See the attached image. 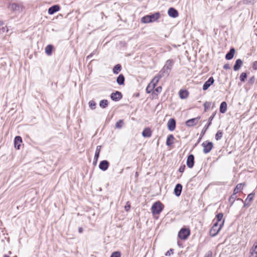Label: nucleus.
Here are the masks:
<instances>
[{"mask_svg": "<svg viewBox=\"0 0 257 257\" xmlns=\"http://www.w3.org/2000/svg\"><path fill=\"white\" fill-rule=\"evenodd\" d=\"M123 124V120L122 119H119L116 122L115 124V128H120L122 127Z\"/></svg>", "mask_w": 257, "mask_h": 257, "instance_id": "41", "label": "nucleus"}, {"mask_svg": "<svg viewBox=\"0 0 257 257\" xmlns=\"http://www.w3.org/2000/svg\"><path fill=\"white\" fill-rule=\"evenodd\" d=\"M178 246H180L179 242H178Z\"/></svg>", "mask_w": 257, "mask_h": 257, "instance_id": "62", "label": "nucleus"}, {"mask_svg": "<svg viewBox=\"0 0 257 257\" xmlns=\"http://www.w3.org/2000/svg\"><path fill=\"white\" fill-rule=\"evenodd\" d=\"M201 146L203 147V152L205 154L210 153L213 148V143L208 140L203 142Z\"/></svg>", "mask_w": 257, "mask_h": 257, "instance_id": "7", "label": "nucleus"}, {"mask_svg": "<svg viewBox=\"0 0 257 257\" xmlns=\"http://www.w3.org/2000/svg\"><path fill=\"white\" fill-rule=\"evenodd\" d=\"M247 77V74L246 72H242L239 76V79L241 82H244Z\"/></svg>", "mask_w": 257, "mask_h": 257, "instance_id": "39", "label": "nucleus"}, {"mask_svg": "<svg viewBox=\"0 0 257 257\" xmlns=\"http://www.w3.org/2000/svg\"><path fill=\"white\" fill-rule=\"evenodd\" d=\"M201 117L198 116L196 117L192 118L187 120L185 121V125L188 127H192L196 125Z\"/></svg>", "mask_w": 257, "mask_h": 257, "instance_id": "10", "label": "nucleus"}, {"mask_svg": "<svg viewBox=\"0 0 257 257\" xmlns=\"http://www.w3.org/2000/svg\"><path fill=\"white\" fill-rule=\"evenodd\" d=\"M254 81L255 77L254 76H252L249 78V79L248 80L247 83L250 85H252L254 83Z\"/></svg>", "mask_w": 257, "mask_h": 257, "instance_id": "45", "label": "nucleus"}, {"mask_svg": "<svg viewBox=\"0 0 257 257\" xmlns=\"http://www.w3.org/2000/svg\"><path fill=\"white\" fill-rule=\"evenodd\" d=\"M22 138L21 136H17L15 137L14 139V147L17 149L19 150L22 143Z\"/></svg>", "mask_w": 257, "mask_h": 257, "instance_id": "17", "label": "nucleus"}, {"mask_svg": "<svg viewBox=\"0 0 257 257\" xmlns=\"http://www.w3.org/2000/svg\"><path fill=\"white\" fill-rule=\"evenodd\" d=\"M98 158H99V157L96 158V157H95V156L94 157V159H93V165L94 166L96 165L97 162H98Z\"/></svg>", "mask_w": 257, "mask_h": 257, "instance_id": "52", "label": "nucleus"}, {"mask_svg": "<svg viewBox=\"0 0 257 257\" xmlns=\"http://www.w3.org/2000/svg\"><path fill=\"white\" fill-rule=\"evenodd\" d=\"M245 186V183L237 184L233 189V193L236 194L243 189V187Z\"/></svg>", "mask_w": 257, "mask_h": 257, "instance_id": "29", "label": "nucleus"}, {"mask_svg": "<svg viewBox=\"0 0 257 257\" xmlns=\"http://www.w3.org/2000/svg\"><path fill=\"white\" fill-rule=\"evenodd\" d=\"M136 175H138V173L137 172L136 173Z\"/></svg>", "mask_w": 257, "mask_h": 257, "instance_id": "63", "label": "nucleus"}, {"mask_svg": "<svg viewBox=\"0 0 257 257\" xmlns=\"http://www.w3.org/2000/svg\"><path fill=\"white\" fill-rule=\"evenodd\" d=\"M254 195H255L254 192H252L249 193V194H248L246 198L245 199L244 201H243L241 198H237V200L241 201L243 203V207H248L250 206V203L253 200Z\"/></svg>", "mask_w": 257, "mask_h": 257, "instance_id": "8", "label": "nucleus"}, {"mask_svg": "<svg viewBox=\"0 0 257 257\" xmlns=\"http://www.w3.org/2000/svg\"><path fill=\"white\" fill-rule=\"evenodd\" d=\"M116 81L119 85H123L125 82L124 76L122 74H119L116 78Z\"/></svg>", "mask_w": 257, "mask_h": 257, "instance_id": "26", "label": "nucleus"}, {"mask_svg": "<svg viewBox=\"0 0 257 257\" xmlns=\"http://www.w3.org/2000/svg\"><path fill=\"white\" fill-rule=\"evenodd\" d=\"M89 107L92 110H94L96 108V103L93 100H91L88 102Z\"/></svg>", "mask_w": 257, "mask_h": 257, "instance_id": "38", "label": "nucleus"}, {"mask_svg": "<svg viewBox=\"0 0 257 257\" xmlns=\"http://www.w3.org/2000/svg\"><path fill=\"white\" fill-rule=\"evenodd\" d=\"M194 156L193 154H189L187 156L186 164L189 168H192L194 165Z\"/></svg>", "mask_w": 257, "mask_h": 257, "instance_id": "14", "label": "nucleus"}, {"mask_svg": "<svg viewBox=\"0 0 257 257\" xmlns=\"http://www.w3.org/2000/svg\"><path fill=\"white\" fill-rule=\"evenodd\" d=\"M179 97L182 99H186L189 95V92L186 89H182L179 92Z\"/></svg>", "mask_w": 257, "mask_h": 257, "instance_id": "25", "label": "nucleus"}, {"mask_svg": "<svg viewBox=\"0 0 257 257\" xmlns=\"http://www.w3.org/2000/svg\"><path fill=\"white\" fill-rule=\"evenodd\" d=\"M97 52V50H94L92 52H91V54H92V55L93 56L94 55H95L96 54Z\"/></svg>", "mask_w": 257, "mask_h": 257, "instance_id": "55", "label": "nucleus"}, {"mask_svg": "<svg viewBox=\"0 0 257 257\" xmlns=\"http://www.w3.org/2000/svg\"><path fill=\"white\" fill-rule=\"evenodd\" d=\"M78 232L79 233H82L83 232V229L82 227H79L78 228Z\"/></svg>", "mask_w": 257, "mask_h": 257, "instance_id": "54", "label": "nucleus"}, {"mask_svg": "<svg viewBox=\"0 0 257 257\" xmlns=\"http://www.w3.org/2000/svg\"><path fill=\"white\" fill-rule=\"evenodd\" d=\"M9 253H10V254H11V251H9Z\"/></svg>", "mask_w": 257, "mask_h": 257, "instance_id": "64", "label": "nucleus"}, {"mask_svg": "<svg viewBox=\"0 0 257 257\" xmlns=\"http://www.w3.org/2000/svg\"><path fill=\"white\" fill-rule=\"evenodd\" d=\"M168 15L172 18H176L178 17V11L174 8L171 7L168 10Z\"/></svg>", "mask_w": 257, "mask_h": 257, "instance_id": "15", "label": "nucleus"}, {"mask_svg": "<svg viewBox=\"0 0 257 257\" xmlns=\"http://www.w3.org/2000/svg\"><path fill=\"white\" fill-rule=\"evenodd\" d=\"M214 82V78L212 76L210 77L207 81H206L202 86V89L204 91L207 90L211 85Z\"/></svg>", "mask_w": 257, "mask_h": 257, "instance_id": "13", "label": "nucleus"}, {"mask_svg": "<svg viewBox=\"0 0 257 257\" xmlns=\"http://www.w3.org/2000/svg\"><path fill=\"white\" fill-rule=\"evenodd\" d=\"M243 65V61L240 59H237L235 60L233 68L234 71L239 70Z\"/></svg>", "mask_w": 257, "mask_h": 257, "instance_id": "21", "label": "nucleus"}, {"mask_svg": "<svg viewBox=\"0 0 257 257\" xmlns=\"http://www.w3.org/2000/svg\"><path fill=\"white\" fill-rule=\"evenodd\" d=\"M250 253L257 254V242H255L250 250Z\"/></svg>", "mask_w": 257, "mask_h": 257, "instance_id": "37", "label": "nucleus"}, {"mask_svg": "<svg viewBox=\"0 0 257 257\" xmlns=\"http://www.w3.org/2000/svg\"><path fill=\"white\" fill-rule=\"evenodd\" d=\"M108 100L104 99L99 101V105L100 108L104 109L108 107Z\"/></svg>", "mask_w": 257, "mask_h": 257, "instance_id": "31", "label": "nucleus"}, {"mask_svg": "<svg viewBox=\"0 0 257 257\" xmlns=\"http://www.w3.org/2000/svg\"><path fill=\"white\" fill-rule=\"evenodd\" d=\"M155 88H153V86L151 85V84H149L146 87V91L147 93H154V90Z\"/></svg>", "mask_w": 257, "mask_h": 257, "instance_id": "36", "label": "nucleus"}, {"mask_svg": "<svg viewBox=\"0 0 257 257\" xmlns=\"http://www.w3.org/2000/svg\"><path fill=\"white\" fill-rule=\"evenodd\" d=\"M101 145H99L96 147L94 156L96 157H99L100 156V152L101 151V149L102 148Z\"/></svg>", "mask_w": 257, "mask_h": 257, "instance_id": "40", "label": "nucleus"}, {"mask_svg": "<svg viewBox=\"0 0 257 257\" xmlns=\"http://www.w3.org/2000/svg\"><path fill=\"white\" fill-rule=\"evenodd\" d=\"M223 217V213L222 212H220L217 213L215 216V218L216 219V221L215 223H217V224H219V223L222 221Z\"/></svg>", "mask_w": 257, "mask_h": 257, "instance_id": "33", "label": "nucleus"}, {"mask_svg": "<svg viewBox=\"0 0 257 257\" xmlns=\"http://www.w3.org/2000/svg\"><path fill=\"white\" fill-rule=\"evenodd\" d=\"M252 67L253 70H257V61H255L253 62Z\"/></svg>", "mask_w": 257, "mask_h": 257, "instance_id": "50", "label": "nucleus"}, {"mask_svg": "<svg viewBox=\"0 0 257 257\" xmlns=\"http://www.w3.org/2000/svg\"><path fill=\"white\" fill-rule=\"evenodd\" d=\"M236 194L233 192V193L231 195L228 199V202H229L230 206L233 205L235 199H236Z\"/></svg>", "mask_w": 257, "mask_h": 257, "instance_id": "34", "label": "nucleus"}, {"mask_svg": "<svg viewBox=\"0 0 257 257\" xmlns=\"http://www.w3.org/2000/svg\"><path fill=\"white\" fill-rule=\"evenodd\" d=\"M54 49V46L52 44H49V45H47L45 48V53L48 56H51Z\"/></svg>", "mask_w": 257, "mask_h": 257, "instance_id": "24", "label": "nucleus"}, {"mask_svg": "<svg viewBox=\"0 0 257 257\" xmlns=\"http://www.w3.org/2000/svg\"><path fill=\"white\" fill-rule=\"evenodd\" d=\"M161 17L160 13L159 12L154 13H150L148 15L143 16L141 21L143 24H148L157 21Z\"/></svg>", "mask_w": 257, "mask_h": 257, "instance_id": "1", "label": "nucleus"}, {"mask_svg": "<svg viewBox=\"0 0 257 257\" xmlns=\"http://www.w3.org/2000/svg\"><path fill=\"white\" fill-rule=\"evenodd\" d=\"M212 254L211 253L210 254H208L207 255H205L204 257H211Z\"/></svg>", "mask_w": 257, "mask_h": 257, "instance_id": "58", "label": "nucleus"}, {"mask_svg": "<svg viewBox=\"0 0 257 257\" xmlns=\"http://www.w3.org/2000/svg\"><path fill=\"white\" fill-rule=\"evenodd\" d=\"M7 8L12 13L19 14L23 11L24 9V6L21 3H9L8 4Z\"/></svg>", "mask_w": 257, "mask_h": 257, "instance_id": "3", "label": "nucleus"}, {"mask_svg": "<svg viewBox=\"0 0 257 257\" xmlns=\"http://www.w3.org/2000/svg\"><path fill=\"white\" fill-rule=\"evenodd\" d=\"M174 63L175 61L174 60L168 59L166 61L165 64L163 67H164L169 72H170L174 64Z\"/></svg>", "mask_w": 257, "mask_h": 257, "instance_id": "18", "label": "nucleus"}, {"mask_svg": "<svg viewBox=\"0 0 257 257\" xmlns=\"http://www.w3.org/2000/svg\"><path fill=\"white\" fill-rule=\"evenodd\" d=\"M3 257H10V256L9 255L5 254L4 255Z\"/></svg>", "mask_w": 257, "mask_h": 257, "instance_id": "59", "label": "nucleus"}, {"mask_svg": "<svg viewBox=\"0 0 257 257\" xmlns=\"http://www.w3.org/2000/svg\"><path fill=\"white\" fill-rule=\"evenodd\" d=\"M60 10V7L58 5H54L50 7L48 9V13L49 15H52L55 13L59 11Z\"/></svg>", "mask_w": 257, "mask_h": 257, "instance_id": "20", "label": "nucleus"}, {"mask_svg": "<svg viewBox=\"0 0 257 257\" xmlns=\"http://www.w3.org/2000/svg\"><path fill=\"white\" fill-rule=\"evenodd\" d=\"M190 235V230L189 228L182 227L179 231L178 237L182 240H186Z\"/></svg>", "mask_w": 257, "mask_h": 257, "instance_id": "6", "label": "nucleus"}, {"mask_svg": "<svg viewBox=\"0 0 257 257\" xmlns=\"http://www.w3.org/2000/svg\"><path fill=\"white\" fill-rule=\"evenodd\" d=\"M161 79L156 75L151 80L149 84H151V85L153 86V88H155L157 86L158 83Z\"/></svg>", "mask_w": 257, "mask_h": 257, "instance_id": "32", "label": "nucleus"}, {"mask_svg": "<svg viewBox=\"0 0 257 257\" xmlns=\"http://www.w3.org/2000/svg\"><path fill=\"white\" fill-rule=\"evenodd\" d=\"M162 90V87L161 86H159L155 88V90H154V92H156L157 93H159L161 92Z\"/></svg>", "mask_w": 257, "mask_h": 257, "instance_id": "49", "label": "nucleus"}, {"mask_svg": "<svg viewBox=\"0 0 257 257\" xmlns=\"http://www.w3.org/2000/svg\"><path fill=\"white\" fill-rule=\"evenodd\" d=\"M4 24V22L3 21H0V26H2Z\"/></svg>", "mask_w": 257, "mask_h": 257, "instance_id": "57", "label": "nucleus"}, {"mask_svg": "<svg viewBox=\"0 0 257 257\" xmlns=\"http://www.w3.org/2000/svg\"><path fill=\"white\" fill-rule=\"evenodd\" d=\"M227 108V104L226 102L223 101L220 104L219 112L221 113H224L226 111Z\"/></svg>", "mask_w": 257, "mask_h": 257, "instance_id": "28", "label": "nucleus"}, {"mask_svg": "<svg viewBox=\"0 0 257 257\" xmlns=\"http://www.w3.org/2000/svg\"><path fill=\"white\" fill-rule=\"evenodd\" d=\"M109 162L106 160H104L100 162L98 165V167L99 169L101 171H105L108 169V168L109 167Z\"/></svg>", "mask_w": 257, "mask_h": 257, "instance_id": "12", "label": "nucleus"}, {"mask_svg": "<svg viewBox=\"0 0 257 257\" xmlns=\"http://www.w3.org/2000/svg\"><path fill=\"white\" fill-rule=\"evenodd\" d=\"M223 69H225V70H228V69H230V66L229 64H228V63H226V64H225L223 65Z\"/></svg>", "mask_w": 257, "mask_h": 257, "instance_id": "51", "label": "nucleus"}, {"mask_svg": "<svg viewBox=\"0 0 257 257\" xmlns=\"http://www.w3.org/2000/svg\"><path fill=\"white\" fill-rule=\"evenodd\" d=\"M122 67L121 64H117L114 66L112 69V72L114 74H118L121 70Z\"/></svg>", "mask_w": 257, "mask_h": 257, "instance_id": "30", "label": "nucleus"}, {"mask_svg": "<svg viewBox=\"0 0 257 257\" xmlns=\"http://www.w3.org/2000/svg\"><path fill=\"white\" fill-rule=\"evenodd\" d=\"M137 96H139V93H138V94H137Z\"/></svg>", "mask_w": 257, "mask_h": 257, "instance_id": "61", "label": "nucleus"}, {"mask_svg": "<svg viewBox=\"0 0 257 257\" xmlns=\"http://www.w3.org/2000/svg\"><path fill=\"white\" fill-rule=\"evenodd\" d=\"M256 0H243V4L245 5H253Z\"/></svg>", "mask_w": 257, "mask_h": 257, "instance_id": "44", "label": "nucleus"}, {"mask_svg": "<svg viewBox=\"0 0 257 257\" xmlns=\"http://www.w3.org/2000/svg\"><path fill=\"white\" fill-rule=\"evenodd\" d=\"M211 104V102H208V101H206L203 103L204 111H207V110L209 109V108L210 107Z\"/></svg>", "mask_w": 257, "mask_h": 257, "instance_id": "42", "label": "nucleus"}, {"mask_svg": "<svg viewBox=\"0 0 257 257\" xmlns=\"http://www.w3.org/2000/svg\"><path fill=\"white\" fill-rule=\"evenodd\" d=\"M174 140H175V138L172 134H170V135H168L167 138V140H166V145L168 147L171 146L174 143Z\"/></svg>", "mask_w": 257, "mask_h": 257, "instance_id": "27", "label": "nucleus"}, {"mask_svg": "<svg viewBox=\"0 0 257 257\" xmlns=\"http://www.w3.org/2000/svg\"><path fill=\"white\" fill-rule=\"evenodd\" d=\"M235 53V50L234 48L231 47L225 56V59L227 60H231L233 58Z\"/></svg>", "mask_w": 257, "mask_h": 257, "instance_id": "16", "label": "nucleus"}, {"mask_svg": "<svg viewBox=\"0 0 257 257\" xmlns=\"http://www.w3.org/2000/svg\"><path fill=\"white\" fill-rule=\"evenodd\" d=\"M224 222L225 220H223L219 224H217V223H214L210 230V235L212 237H214L217 235L223 226Z\"/></svg>", "mask_w": 257, "mask_h": 257, "instance_id": "5", "label": "nucleus"}, {"mask_svg": "<svg viewBox=\"0 0 257 257\" xmlns=\"http://www.w3.org/2000/svg\"><path fill=\"white\" fill-rule=\"evenodd\" d=\"M223 136V132L221 130L217 131V133L215 135V139L216 141L220 140Z\"/></svg>", "mask_w": 257, "mask_h": 257, "instance_id": "35", "label": "nucleus"}, {"mask_svg": "<svg viewBox=\"0 0 257 257\" xmlns=\"http://www.w3.org/2000/svg\"><path fill=\"white\" fill-rule=\"evenodd\" d=\"M168 130L170 132H173L176 128V121L174 118H171L167 122Z\"/></svg>", "mask_w": 257, "mask_h": 257, "instance_id": "11", "label": "nucleus"}, {"mask_svg": "<svg viewBox=\"0 0 257 257\" xmlns=\"http://www.w3.org/2000/svg\"><path fill=\"white\" fill-rule=\"evenodd\" d=\"M2 30H3V32H4V31H5V27H3V28H2Z\"/></svg>", "mask_w": 257, "mask_h": 257, "instance_id": "60", "label": "nucleus"}, {"mask_svg": "<svg viewBox=\"0 0 257 257\" xmlns=\"http://www.w3.org/2000/svg\"><path fill=\"white\" fill-rule=\"evenodd\" d=\"M131 208V204L130 203L127 201L126 203V205L124 206V210L127 212L130 210Z\"/></svg>", "mask_w": 257, "mask_h": 257, "instance_id": "47", "label": "nucleus"}, {"mask_svg": "<svg viewBox=\"0 0 257 257\" xmlns=\"http://www.w3.org/2000/svg\"><path fill=\"white\" fill-rule=\"evenodd\" d=\"M170 72H169L164 67L161 69L159 72L157 74V75L161 79L165 76L168 77L170 75Z\"/></svg>", "mask_w": 257, "mask_h": 257, "instance_id": "23", "label": "nucleus"}, {"mask_svg": "<svg viewBox=\"0 0 257 257\" xmlns=\"http://www.w3.org/2000/svg\"><path fill=\"white\" fill-rule=\"evenodd\" d=\"M97 52V50H94L92 52H91V54H92V55L93 56L94 55H95L96 54Z\"/></svg>", "mask_w": 257, "mask_h": 257, "instance_id": "56", "label": "nucleus"}, {"mask_svg": "<svg viewBox=\"0 0 257 257\" xmlns=\"http://www.w3.org/2000/svg\"><path fill=\"white\" fill-rule=\"evenodd\" d=\"M152 135V132L151 129L149 127L145 128L142 133V136L145 138H150Z\"/></svg>", "mask_w": 257, "mask_h": 257, "instance_id": "22", "label": "nucleus"}, {"mask_svg": "<svg viewBox=\"0 0 257 257\" xmlns=\"http://www.w3.org/2000/svg\"><path fill=\"white\" fill-rule=\"evenodd\" d=\"M216 111L214 112L209 117L207 122L204 125V126L203 127V128H202V130L201 132L200 137H199V139H198L197 143L195 144V147L197 145V144L200 142L202 138L204 136V135L205 134L206 132L209 128V126L211 125L212 121L214 119V118L216 115Z\"/></svg>", "mask_w": 257, "mask_h": 257, "instance_id": "2", "label": "nucleus"}, {"mask_svg": "<svg viewBox=\"0 0 257 257\" xmlns=\"http://www.w3.org/2000/svg\"><path fill=\"white\" fill-rule=\"evenodd\" d=\"M185 168L186 166L185 165H181L178 170L179 172L181 173H183L185 169Z\"/></svg>", "mask_w": 257, "mask_h": 257, "instance_id": "48", "label": "nucleus"}, {"mask_svg": "<svg viewBox=\"0 0 257 257\" xmlns=\"http://www.w3.org/2000/svg\"><path fill=\"white\" fill-rule=\"evenodd\" d=\"M93 56L92 54H91V53H90L89 55H88L86 58V60H88L89 59H90Z\"/></svg>", "mask_w": 257, "mask_h": 257, "instance_id": "53", "label": "nucleus"}, {"mask_svg": "<svg viewBox=\"0 0 257 257\" xmlns=\"http://www.w3.org/2000/svg\"><path fill=\"white\" fill-rule=\"evenodd\" d=\"M121 252L119 251H113L110 255V257H120Z\"/></svg>", "mask_w": 257, "mask_h": 257, "instance_id": "43", "label": "nucleus"}, {"mask_svg": "<svg viewBox=\"0 0 257 257\" xmlns=\"http://www.w3.org/2000/svg\"><path fill=\"white\" fill-rule=\"evenodd\" d=\"M174 249L170 248L169 250H168L165 253V255L166 256H170L171 255L173 254L174 253Z\"/></svg>", "mask_w": 257, "mask_h": 257, "instance_id": "46", "label": "nucleus"}, {"mask_svg": "<svg viewBox=\"0 0 257 257\" xmlns=\"http://www.w3.org/2000/svg\"><path fill=\"white\" fill-rule=\"evenodd\" d=\"M122 97L123 95L122 93L119 91H115V92L111 93L110 95L111 99L115 102L119 101L122 99Z\"/></svg>", "mask_w": 257, "mask_h": 257, "instance_id": "9", "label": "nucleus"}, {"mask_svg": "<svg viewBox=\"0 0 257 257\" xmlns=\"http://www.w3.org/2000/svg\"><path fill=\"white\" fill-rule=\"evenodd\" d=\"M182 185L180 183H177L174 188V193L177 197H179L182 193Z\"/></svg>", "mask_w": 257, "mask_h": 257, "instance_id": "19", "label": "nucleus"}, {"mask_svg": "<svg viewBox=\"0 0 257 257\" xmlns=\"http://www.w3.org/2000/svg\"><path fill=\"white\" fill-rule=\"evenodd\" d=\"M164 204L160 201L154 203L151 207V210L153 215H159L163 210Z\"/></svg>", "mask_w": 257, "mask_h": 257, "instance_id": "4", "label": "nucleus"}]
</instances>
